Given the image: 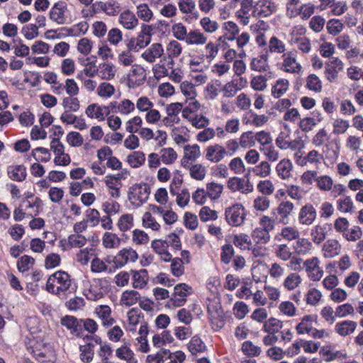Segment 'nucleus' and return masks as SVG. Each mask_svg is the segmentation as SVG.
<instances>
[{
	"label": "nucleus",
	"mask_w": 363,
	"mask_h": 363,
	"mask_svg": "<svg viewBox=\"0 0 363 363\" xmlns=\"http://www.w3.org/2000/svg\"><path fill=\"white\" fill-rule=\"evenodd\" d=\"M201 156L200 147L197 144L186 145L184 147V156L182 159V164L185 167L190 161H195Z\"/></svg>",
	"instance_id": "obj_37"
},
{
	"label": "nucleus",
	"mask_w": 363,
	"mask_h": 363,
	"mask_svg": "<svg viewBox=\"0 0 363 363\" xmlns=\"http://www.w3.org/2000/svg\"><path fill=\"white\" fill-rule=\"evenodd\" d=\"M250 67L251 70L257 72H266L270 69L269 65V55L263 53L250 59Z\"/></svg>",
	"instance_id": "obj_29"
},
{
	"label": "nucleus",
	"mask_w": 363,
	"mask_h": 363,
	"mask_svg": "<svg viewBox=\"0 0 363 363\" xmlns=\"http://www.w3.org/2000/svg\"><path fill=\"white\" fill-rule=\"evenodd\" d=\"M116 356L126 363H138L133 351L127 345H124L116 350Z\"/></svg>",
	"instance_id": "obj_47"
},
{
	"label": "nucleus",
	"mask_w": 363,
	"mask_h": 363,
	"mask_svg": "<svg viewBox=\"0 0 363 363\" xmlns=\"http://www.w3.org/2000/svg\"><path fill=\"white\" fill-rule=\"evenodd\" d=\"M313 319H302L301 322L296 326L298 334H308L309 336L321 339L328 334L324 330H317L313 326Z\"/></svg>",
	"instance_id": "obj_16"
},
{
	"label": "nucleus",
	"mask_w": 363,
	"mask_h": 363,
	"mask_svg": "<svg viewBox=\"0 0 363 363\" xmlns=\"http://www.w3.org/2000/svg\"><path fill=\"white\" fill-rule=\"evenodd\" d=\"M116 92V87L111 83L105 81L99 84L96 94L99 98L106 100L112 98Z\"/></svg>",
	"instance_id": "obj_44"
},
{
	"label": "nucleus",
	"mask_w": 363,
	"mask_h": 363,
	"mask_svg": "<svg viewBox=\"0 0 363 363\" xmlns=\"http://www.w3.org/2000/svg\"><path fill=\"white\" fill-rule=\"evenodd\" d=\"M141 138L146 141L155 139L157 141L159 146L162 147L166 144L167 135L165 131L162 130H157L155 133L153 130L147 127H142L137 133Z\"/></svg>",
	"instance_id": "obj_18"
},
{
	"label": "nucleus",
	"mask_w": 363,
	"mask_h": 363,
	"mask_svg": "<svg viewBox=\"0 0 363 363\" xmlns=\"http://www.w3.org/2000/svg\"><path fill=\"white\" fill-rule=\"evenodd\" d=\"M138 259V252L131 247H126L118 251L113 262L117 267L121 268L128 262H135Z\"/></svg>",
	"instance_id": "obj_13"
},
{
	"label": "nucleus",
	"mask_w": 363,
	"mask_h": 363,
	"mask_svg": "<svg viewBox=\"0 0 363 363\" xmlns=\"http://www.w3.org/2000/svg\"><path fill=\"white\" fill-rule=\"evenodd\" d=\"M270 199L263 195L257 196L252 202V208L257 212L263 213L267 211L270 206Z\"/></svg>",
	"instance_id": "obj_62"
},
{
	"label": "nucleus",
	"mask_w": 363,
	"mask_h": 363,
	"mask_svg": "<svg viewBox=\"0 0 363 363\" xmlns=\"http://www.w3.org/2000/svg\"><path fill=\"white\" fill-rule=\"evenodd\" d=\"M226 155L225 148L218 143L207 146L204 150L205 159L213 163L220 162Z\"/></svg>",
	"instance_id": "obj_19"
},
{
	"label": "nucleus",
	"mask_w": 363,
	"mask_h": 363,
	"mask_svg": "<svg viewBox=\"0 0 363 363\" xmlns=\"http://www.w3.org/2000/svg\"><path fill=\"white\" fill-rule=\"evenodd\" d=\"M170 135L177 145H181L188 141L189 130L186 126L177 124L171 129Z\"/></svg>",
	"instance_id": "obj_35"
},
{
	"label": "nucleus",
	"mask_w": 363,
	"mask_h": 363,
	"mask_svg": "<svg viewBox=\"0 0 363 363\" xmlns=\"http://www.w3.org/2000/svg\"><path fill=\"white\" fill-rule=\"evenodd\" d=\"M276 145L282 150L290 149L295 151L301 145V140H293L290 138L289 134L281 132L275 139Z\"/></svg>",
	"instance_id": "obj_26"
},
{
	"label": "nucleus",
	"mask_w": 363,
	"mask_h": 363,
	"mask_svg": "<svg viewBox=\"0 0 363 363\" xmlns=\"http://www.w3.org/2000/svg\"><path fill=\"white\" fill-rule=\"evenodd\" d=\"M310 235L313 242L319 245L327 236L326 228L320 224L315 225L311 229Z\"/></svg>",
	"instance_id": "obj_49"
},
{
	"label": "nucleus",
	"mask_w": 363,
	"mask_h": 363,
	"mask_svg": "<svg viewBox=\"0 0 363 363\" xmlns=\"http://www.w3.org/2000/svg\"><path fill=\"white\" fill-rule=\"evenodd\" d=\"M131 284L133 288L143 289L145 288L149 281L148 272L146 269L130 270Z\"/></svg>",
	"instance_id": "obj_28"
},
{
	"label": "nucleus",
	"mask_w": 363,
	"mask_h": 363,
	"mask_svg": "<svg viewBox=\"0 0 363 363\" xmlns=\"http://www.w3.org/2000/svg\"><path fill=\"white\" fill-rule=\"evenodd\" d=\"M136 17L146 24L152 21L155 16L150 6L146 3H142L136 6Z\"/></svg>",
	"instance_id": "obj_40"
},
{
	"label": "nucleus",
	"mask_w": 363,
	"mask_h": 363,
	"mask_svg": "<svg viewBox=\"0 0 363 363\" xmlns=\"http://www.w3.org/2000/svg\"><path fill=\"white\" fill-rule=\"evenodd\" d=\"M109 106L114 112L121 116H128L135 110V103L128 99H123L119 101L111 102Z\"/></svg>",
	"instance_id": "obj_25"
},
{
	"label": "nucleus",
	"mask_w": 363,
	"mask_h": 363,
	"mask_svg": "<svg viewBox=\"0 0 363 363\" xmlns=\"http://www.w3.org/2000/svg\"><path fill=\"white\" fill-rule=\"evenodd\" d=\"M118 23L123 28L133 30L139 25V20L133 11L127 9L120 13Z\"/></svg>",
	"instance_id": "obj_27"
},
{
	"label": "nucleus",
	"mask_w": 363,
	"mask_h": 363,
	"mask_svg": "<svg viewBox=\"0 0 363 363\" xmlns=\"http://www.w3.org/2000/svg\"><path fill=\"white\" fill-rule=\"evenodd\" d=\"M295 206L294 203L287 199L281 201L275 208L274 215L278 222L283 225H287L294 213Z\"/></svg>",
	"instance_id": "obj_8"
},
{
	"label": "nucleus",
	"mask_w": 363,
	"mask_h": 363,
	"mask_svg": "<svg viewBox=\"0 0 363 363\" xmlns=\"http://www.w3.org/2000/svg\"><path fill=\"white\" fill-rule=\"evenodd\" d=\"M50 150L54 153V163L56 165L67 166L71 162L69 155L65 153V147L59 139L54 138L51 141Z\"/></svg>",
	"instance_id": "obj_11"
},
{
	"label": "nucleus",
	"mask_w": 363,
	"mask_h": 363,
	"mask_svg": "<svg viewBox=\"0 0 363 363\" xmlns=\"http://www.w3.org/2000/svg\"><path fill=\"white\" fill-rule=\"evenodd\" d=\"M82 293L89 300L96 301L101 298L105 293L103 281L101 279L84 280L82 282Z\"/></svg>",
	"instance_id": "obj_5"
},
{
	"label": "nucleus",
	"mask_w": 363,
	"mask_h": 363,
	"mask_svg": "<svg viewBox=\"0 0 363 363\" xmlns=\"http://www.w3.org/2000/svg\"><path fill=\"white\" fill-rule=\"evenodd\" d=\"M142 224L145 228L151 229L153 231L158 232L161 229V225L157 221L151 212H145L142 217Z\"/></svg>",
	"instance_id": "obj_57"
},
{
	"label": "nucleus",
	"mask_w": 363,
	"mask_h": 363,
	"mask_svg": "<svg viewBox=\"0 0 363 363\" xmlns=\"http://www.w3.org/2000/svg\"><path fill=\"white\" fill-rule=\"evenodd\" d=\"M164 48L160 43H154L147 48L142 54L141 58L145 62L152 64L157 60L164 58Z\"/></svg>",
	"instance_id": "obj_24"
},
{
	"label": "nucleus",
	"mask_w": 363,
	"mask_h": 363,
	"mask_svg": "<svg viewBox=\"0 0 363 363\" xmlns=\"http://www.w3.org/2000/svg\"><path fill=\"white\" fill-rule=\"evenodd\" d=\"M274 254L279 259L287 262L294 254L291 247L286 244H279L274 247Z\"/></svg>",
	"instance_id": "obj_53"
},
{
	"label": "nucleus",
	"mask_w": 363,
	"mask_h": 363,
	"mask_svg": "<svg viewBox=\"0 0 363 363\" xmlns=\"http://www.w3.org/2000/svg\"><path fill=\"white\" fill-rule=\"evenodd\" d=\"M294 165L288 158L281 160L275 167L277 177L281 180H289L292 177Z\"/></svg>",
	"instance_id": "obj_30"
},
{
	"label": "nucleus",
	"mask_w": 363,
	"mask_h": 363,
	"mask_svg": "<svg viewBox=\"0 0 363 363\" xmlns=\"http://www.w3.org/2000/svg\"><path fill=\"white\" fill-rule=\"evenodd\" d=\"M342 245L339 240L335 238L327 240L322 245V255L325 259H333L342 252Z\"/></svg>",
	"instance_id": "obj_21"
},
{
	"label": "nucleus",
	"mask_w": 363,
	"mask_h": 363,
	"mask_svg": "<svg viewBox=\"0 0 363 363\" xmlns=\"http://www.w3.org/2000/svg\"><path fill=\"white\" fill-rule=\"evenodd\" d=\"M61 106L65 111L77 112L80 109V101L74 96H67L62 99Z\"/></svg>",
	"instance_id": "obj_55"
},
{
	"label": "nucleus",
	"mask_w": 363,
	"mask_h": 363,
	"mask_svg": "<svg viewBox=\"0 0 363 363\" xmlns=\"http://www.w3.org/2000/svg\"><path fill=\"white\" fill-rule=\"evenodd\" d=\"M279 69L283 72L298 75L302 72L303 67L297 59V52L294 50L287 51L281 56Z\"/></svg>",
	"instance_id": "obj_4"
},
{
	"label": "nucleus",
	"mask_w": 363,
	"mask_h": 363,
	"mask_svg": "<svg viewBox=\"0 0 363 363\" xmlns=\"http://www.w3.org/2000/svg\"><path fill=\"white\" fill-rule=\"evenodd\" d=\"M227 187L232 191H239L243 194H247L253 191L254 187L252 184L247 179L233 177L230 178L227 182Z\"/></svg>",
	"instance_id": "obj_17"
},
{
	"label": "nucleus",
	"mask_w": 363,
	"mask_h": 363,
	"mask_svg": "<svg viewBox=\"0 0 363 363\" xmlns=\"http://www.w3.org/2000/svg\"><path fill=\"white\" fill-rule=\"evenodd\" d=\"M222 29L224 31L220 35L218 41L227 44L228 42L234 41L240 33V28L237 23L232 21H228L222 24Z\"/></svg>",
	"instance_id": "obj_22"
},
{
	"label": "nucleus",
	"mask_w": 363,
	"mask_h": 363,
	"mask_svg": "<svg viewBox=\"0 0 363 363\" xmlns=\"http://www.w3.org/2000/svg\"><path fill=\"white\" fill-rule=\"evenodd\" d=\"M337 208L342 213H352L354 212L355 206L352 198L345 196L337 200Z\"/></svg>",
	"instance_id": "obj_50"
},
{
	"label": "nucleus",
	"mask_w": 363,
	"mask_h": 363,
	"mask_svg": "<svg viewBox=\"0 0 363 363\" xmlns=\"http://www.w3.org/2000/svg\"><path fill=\"white\" fill-rule=\"evenodd\" d=\"M294 250L296 253L299 255H306L313 250V244L308 239L304 238H298L294 243Z\"/></svg>",
	"instance_id": "obj_45"
},
{
	"label": "nucleus",
	"mask_w": 363,
	"mask_h": 363,
	"mask_svg": "<svg viewBox=\"0 0 363 363\" xmlns=\"http://www.w3.org/2000/svg\"><path fill=\"white\" fill-rule=\"evenodd\" d=\"M150 191L147 183H136L128 188L127 198L132 206L139 208L147 201Z\"/></svg>",
	"instance_id": "obj_2"
},
{
	"label": "nucleus",
	"mask_w": 363,
	"mask_h": 363,
	"mask_svg": "<svg viewBox=\"0 0 363 363\" xmlns=\"http://www.w3.org/2000/svg\"><path fill=\"white\" fill-rule=\"evenodd\" d=\"M246 210L240 203H234L225 208V219L232 227H240L246 220Z\"/></svg>",
	"instance_id": "obj_3"
},
{
	"label": "nucleus",
	"mask_w": 363,
	"mask_h": 363,
	"mask_svg": "<svg viewBox=\"0 0 363 363\" xmlns=\"http://www.w3.org/2000/svg\"><path fill=\"white\" fill-rule=\"evenodd\" d=\"M324 160L323 155L316 150L309 151L305 155L304 166L318 169Z\"/></svg>",
	"instance_id": "obj_42"
},
{
	"label": "nucleus",
	"mask_w": 363,
	"mask_h": 363,
	"mask_svg": "<svg viewBox=\"0 0 363 363\" xmlns=\"http://www.w3.org/2000/svg\"><path fill=\"white\" fill-rule=\"evenodd\" d=\"M223 185L217 182H210L206 184V190L208 196L211 200L218 199L223 191Z\"/></svg>",
	"instance_id": "obj_56"
},
{
	"label": "nucleus",
	"mask_w": 363,
	"mask_h": 363,
	"mask_svg": "<svg viewBox=\"0 0 363 363\" xmlns=\"http://www.w3.org/2000/svg\"><path fill=\"white\" fill-rule=\"evenodd\" d=\"M256 9L259 17H267L275 12L277 6L272 0H259Z\"/></svg>",
	"instance_id": "obj_41"
},
{
	"label": "nucleus",
	"mask_w": 363,
	"mask_h": 363,
	"mask_svg": "<svg viewBox=\"0 0 363 363\" xmlns=\"http://www.w3.org/2000/svg\"><path fill=\"white\" fill-rule=\"evenodd\" d=\"M344 63L338 57H332V59L325 64L324 74L325 79L331 83L337 81L339 74L343 70Z\"/></svg>",
	"instance_id": "obj_12"
},
{
	"label": "nucleus",
	"mask_w": 363,
	"mask_h": 363,
	"mask_svg": "<svg viewBox=\"0 0 363 363\" xmlns=\"http://www.w3.org/2000/svg\"><path fill=\"white\" fill-rule=\"evenodd\" d=\"M146 79V71L140 65L134 64L127 75V85L134 89L142 86Z\"/></svg>",
	"instance_id": "obj_10"
},
{
	"label": "nucleus",
	"mask_w": 363,
	"mask_h": 363,
	"mask_svg": "<svg viewBox=\"0 0 363 363\" xmlns=\"http://www.w3.org/2000/svg\"><path fill=\"white\" fill-rule=\"evenodd\" d=\"M102 244L106 249L117 248L121 244V239L115 233L106 232L102 238Z\"/></svg>",
	"instance_id": "obj_54"
},
{
	"label": "nucleus",
	"mask_w": 363,
	"mask_h": 363,
	"mask_svg": "<svg viewBox=\"0 0 363 363\" xmlns=\"http://www.w3.org/2000/svg\"><path fill=\"white\" fill-rule=\"evenodd\" d=\"M320 260L313 257L303 261V264L308 279L312 281H318L323 277V269L320 266Z\"/></svg>",
	"instance_id": "obj_7"
},
{
	"label": "nucleus",
	"mask_w": 363,
	"mask_h": 363,
	"mask_svg": "<svg viewBox=\"0 0 363 363\" xmlns=\"http://www.w3.org/2000/svg\"><path fill=\"white\" fill-rule=\"evenodd\" d=\"M8 175L12 180L22 182L26 177V168L22 164L10 166L8 168Z\"/></svg>",
	"instance_id": "obj_48"
},
{
	"label": "nucleus",
	"mask_w": 363,
	"mask_h": 363,
	"mask_svg": "<svg viewBox=\"0 0 363 363\" xmlns=\"http://www.w3.org/2000/svg\"><path fill=\"white\" fill-rule=\"evenodd\" d=\"M183 325H179L174 328V335L180 340H186L192 334V330L189 326L190 320L188 319H182Z\"/></svg>",
	"instance_id": "obj_51"
},
{
	"label": "nucleus",
	"mask_w": 363,
	"mask_h": 363,
	"mask_svg": "<svg viewBox=\"0 0 363 363\" xmlns=\"http://www.w3.org/2000/svg\"><path fill=\"white\" fill-rule=\"evenodd\" d=\"M72 286V279L69 274L64 271H57L50 275L47 280L46 290L58 296L65 295Z\"/></svg>",
	"instance_id": "obj_1"
},
{
	"label": "nucleus",
	"mask_w": 363,
	"mask_h": 363,
	"mask_svg": "<svg viewBox=\"0 0 363 363\" xmlns=\"http://www.w3.org/2000/svg\"><path fill=\"white\" fill-rule=\"evenodd\" d=\"M152 26L147 24L142 25V30L135 38H132L127 44L128 50L133 52H139L146 48L151 42Z\"/></svg>",
	"instance_id": "obj_6"
},
{
	"label": "nucleus",
	"mask_w": 363,
	"mask_h": 363,
	"mask_svg": "<svg viewBox=\"0 0 363 363\" xmlns=\"http://www.w3.org/2000/svg\"><path fill=\"white\" fill-rule=\"evenodd\" d=\"M107 109L108 108L106 106H100L98 104H91L86 107L85 114L91 119L101 121L105 119L108 113Z\"/></svg>",
	"instance_id": "obj_34"
},
{
	"label": "nucleus",
	"mask_w": 363,
	"mask_h": 363,
	"mask_svg": "<svg viewBox=\"0 0 363 363\" xmlns=\"http://www.w3.org/2000/svg\"><path fill=\"white\" fill-rule=\"evenodd\" d=\"M177 6L181 13L192 16L195 19L199 17V13L196 10V4L194 0H178Z\"/></svg>",
	"instance_id": "obj_33"
},
{
	"label": "nucleus",
	"mask_w": 363,
	"mask_h": 363,
	"mask_svg": "<svg viewBox=\"0 0 363 363\" xmlns=\"http://www.w3.org/2000/svg\"><path fill=\"white\" fill-rule=\"evenodd\" d=\"M183 47L177 40H171L166 45V54L164 56V61H167V66L172 68L174 65V59L178 58L182 53Z\"/></svg>",
	"instance_id": "obj_15"
},
{
	"label": "nucleus",
	"mask_w": 363,
	"mask_h": 363,
	"mask_svg": "<svg viewBox=\"0 0 363 363\" xmlns=\"http://www.w3.org/2000/svg\"><path fill=\"white\" fill-rule=\"evenodd\" d=\"M289 81L287 79H277L272 87V95L276 99L280 98L289 91Z\"/></svg>",
	"instance_id": "obj_46"
},
{
	"label": "nucleus",
	"mask_w": 363,
	"mask_h": 363,
	"mask_svg": "<svg viewBox=\"0 0 363 363\" xmlns=\"http://www.w3.org/2000/svg\"><path fill=\"white\" fill-rule=\"evenodd\" d=\"M286 52V44L284 41L279 39L277 36L273 35L270 38L267 43V50L266 53L270 54H279Z\"/></svg>",
	"instance_id": "obj_39"
},
{
	"label": "nucleus",
	"mask_w": 363,
	"mask_h": 363,
	"mask_svg": "<svg viewBox=\"0 0 363 363\" xmlns=\"http://www.w3.org/2000/svg\"><path fill=\"white\" fill-rule=\"evenodd\" d=\"M117 226L121 232L130 230L134 226L133 215L131 213L121 215L117 221Z\"/></svg>",
	"instance_id": "obj_52"
},
{
	"label": "nucleus",
	"mask_w": 363,
	"mask_h": 363,
	"mask_svg": "<svg viewBox=\"0 0 363 363\" xmlns=\"http://www.w3.org/2000/svg\"><path fill=\"white\" fill-rule=\"evenodd\" d=\"M160 158L163 164L169 165L174 163L177 159V154L172 147H165L159 152Z\"/></svg>",
	"instance_id": "obj_59"
},
{
	"label": "nucleus",
	"mask_w": 363,
	"mask_h": 363,
	"mask_svg": "<svg viewBox=\"0 0 363 363\" xmlns=\"http://www.w3.org/2000/svg\"><path fill=\"white\" fill-rule=\"evenodd\" d=\"M123 174H108L104 179L108 195L112 199H119L121 196V189L123 186L121 179Z\"/></svg>",
	"instance_id": "obj_9"
},
{
	"label": "nucleus",
	"mask_w": 363,
	"mask_h": 363,
	"mask_svg": "<svg viewBox=\"0 0 363 363\" xmlns=\"http://www.w3.org/2000/svg\"><path fill=\"white\" fill-rule=\"evenodd\" d=\"M207 36L199 30H191L189 32L185 43L189 46H202L206 44Z\"/></svg>",
	"instance_id": "obj_36"
},
{
	"label": "nucleus",
	"mask_w": 363,
	"mask_h": 363,
	"mask_svg": "<svg viewBox=\"0 0 363 363\" xmlns=\"http://www.w3.org/2000/svg\"><path fill=\"white\" fill-rule=\"evenodd\" d=\"M140 298L139 292L135 290H126L121 296L120 302L122 305L132 306Z\"/></svg>",
	"instance_id": "obj_61"
},
{
	"label": "nucleus",
	"mask_w": 363,
	"mask_h": 363,
	"mask_svg": "<svg viewBox=\"0 0 363 363\" xmlns=\"http://www.w3.org/2000/svg\"><path fill=\"white\" fill-rule=\"evenodd\" d=\"M147 334L148 328L147 324L142 323L138 331L139 336L135 338V345L138 351L143 353H147L150 351V346L147 340Z\"/></svg>",
	"instance_id": "obj_31"
},
{
	"label": "nucleus",
	"mask_w": 363,
	"mask_h": 363,
	"mask_svg": "<svg viewBox=\"0 0 363 363\" xmlns=\"http://www.w3.org/2000/svg\"><path fill=\"white\" fill-rule=\"evenodd\" d=\"M87 242L86 238L82 234L73 233L67 238L60 240L59 247L62 251H68L72 248H82Z\"/></svg>",
	"instance_id": "obj_14"
},
{
	"label": "nucleus",
	"mask_w": 363,
	"mask_h": 363,
	"mask_svg": "<svg viewBox=\"0 0 363 363\" xmlns=\"http://www.w3.org/2000/svg\"><path fill=\"white\" fill-rule=\"evenodd\" d=\"M356 325L357 324L354 321L344 320L336 324L335 330L340 335L346 336L354 331Z\"/></svg>",
	"instance_id": "obj_63"
},
{
	"label": "nucleus",
	"mask_w": 363,
	"mask_h": 363,
	"mask_svg": "<svg viewBox=\"0 0 363 363\" xmlns=\"http://www.w3.org/2000/svg\"><path fill=\"white\" fill-rule=\"evenodd\" d=\"M302 281L303 279L301 275L298 273L294 272L289 273L284 278L282 286L286 290L292 291L300 287Z\"/></svg>",
	"instance_id": "obj_38"
},
{
	"label": "nucleus",
	"mask_w": 363,
	"mask_h": 363,
	"mask_svg": "<svg viewBox=\"0 0 363 363\" xmlns=\"http://www.w3.org/2000/svg\"><path fill=\"white\" fill-rule=\"evenodd\" d=\"M101 208L108 216H112L120 213L121 206L118 202L111 198L102 203Z\"/></svg>",
	"instance_id": "obj_58"
},
{
	"label": "nucleus",
	"mask_w": 363,
	"mask_h": 363,
	"mask_svg": "<svg viewBox=\"0 0 363 363\" xmlns=\"http://www.w3.org/2000/svg\"><path fill=\"white\" fill-rule=\"evenodd\" d=\"M269 116L265 114H257L250 111L249 117L244 118L243 122L246 125H250L256 128H260L264 125L269 121Z\"/></svg>",
	"instance_id": "obj_43"
},
{
	"label": "nucleus",
	"mask_w": 363,
	"mask_h": 363,
	"mask_svg": "<svg viewBox=\"0 0 363 363\" xmlns=\"http://www.w3.org/2000/svg\"><path fill=\"white\" fill-rule=\"evenodd\" d=\"M67 6L65 1H58L55 3L50 11V18L51 20L60 25L67 23Z\"/></svg>",
	"instance_id": "obj_20"
},
{
	"label": "nucleus",
	"mask_w": 363,
	"mask_h": 363,
	"mask_svg": "<svg viewBox=\"0 0 363 363\" xmlns=\"http://www.w3.org/2000/svg\"><path fill=\"white\" fill-rule=\"evenodd\" d=\"M332 126L333 133L338 135L345 134L350 128V125L347 120L337 117L333 120Z\"/></svg>",
	"instance_id": "obj_64"
},
{
	"label": "nucleus",
	"mask_w": 363,
	"mask_h": 363,
	"mask_svg": "<svg viewBox=\"0 0 363 363\" xmlns=\"http://www.w3.org/2000/svg\"><path fill=\"white\" fill-rule=\"evenodd\" d=\"M98 77L104 81H111L115 79L117 67L112 62H106L99 65Z\"/></svg>",
	"instance_id": "obj_32"
},
{
	"label": "nucleus",
	"mask_w": 363,
	"mask_h": 363,
	"mask_svg": "<svg viewBox=\"0 0 363 363\" xmlns=\"http://www.w3.org/2000/svg\"><path fill=\"white\" fill-rule=\"evenodd\" d=\"M251 236L253 241L257 244H267L271 239L269 233L259 227L252 230Z\"/></svg>",
	"instance_id": "obj_60"
},
{
	"label": "nucleus",
	"mask_w": 363,
	"mask_h": 363,
	"mask_svg": "<svg viewBox=\"0 0 363 363\" xmlns=\"http://www.w3.org/2000/svg\"><path fill=\"white\" fill-rule=\"evenodd\" d=\"M317 218V212L314 206L311 203L303 206L298 212V220L301 225H311Z\"/></svg>",
	"instance_id": "obj_23"
}]
</instances>
